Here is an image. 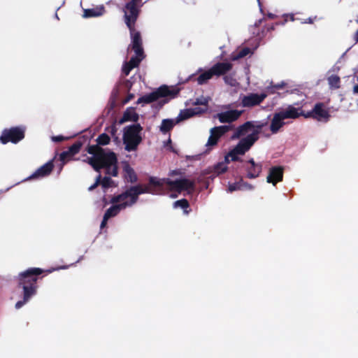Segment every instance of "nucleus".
Segmentation results:
<instances>
[{"mask_svg": "<svg viewBox=\"0 0 358 358\" xmlns=\"http://www.w3.org/2000/svg\"><path fill=\"white\" fill-rule=\"evenodd\" d=\"M194 188V182L186 178L172 180L169 178L150 177L149 178V185L131 187L122 194L113 197L111 203H118L123 210L134 204L138 199V195L141 194L150 193L159 195L166 194L169 192H173L174 194H171L170 196L174 198L181 192L192 191Z\"/></svg>", "mask_w": 358, "mask_h": 358, "instance_id": "nucleus-1", "label": "nucleus"}, {"mask_svg": "<svg viewBox=\"0 0 358 358\" xmlns=\"http://www.w3.org/2000/svg\"><path fill=\"white\" fill-rule=\"evenodd\" d=\"M141 2V0H131L125 5L123 9L124 21L131 34V43L129 48L131 47L136 54L135 57H132L129 62H125L123 65L122 72L125 76H128L131 70L138 66L143 59L141 34L136 31L134 27L139 14V8L142 6Z\"/></svg>", "mask_w": 358, "mask_h": 358, "instance_id": "nucleus-2", "label": "nucleus"}, {"mask_svg": "<svg viewBox=\"0 0 358 358\" xmlns=\"http://www.w3.org/2000/svg\"><path fill=\"white\" fill-rule=\"evenodd\" d=\"M88 152L92 155V157H88L87 161L96 171L99 172L101 169H104L107 175L117 176V159L113 152L99 146H91L88 149Z\"/></svg>", "mask_w": 358, "mask_h": 358, "instance_id": "nucleus-3", "label": "nucleus"}, {"mask_svg": "<svg viewBox=\"0 0 358 358\" xmlns=\"http://www.w3.org/2000/svg\"><path fill=\"white\" fill-rule=\"evenodd\" d=\"M41 273V269L31 268L19 275L20 284L22 285L23 288V299L16 303L15 308L17 309L22 308L36 294L37 275Z\"/></svg>", "mask_w": 358, "mask_h": 358, "instance_id": "nucleus-4", "label": "nucleus"}, {"mask_svg": "<svg viewBox=\"0 0 358 358\" xmlns=\"http://www.w3.org/2000/svg\"><path fill=\"white\" fill-rule=\"evenodd\" d=\"M302 112L293 106H288L274 113L270 124V130L272 134H276L281 127L285 124L287 119H296L301 115Z\"/></svg>", "mask_w": 358, "mask_h": 358, "instance_id": "nucleus-5", "label": "nucleus"}, {"mask_svg": "<svg viewBox=\"0 0 358 358\" xmlns=\"http://www.w3.org/2000/svg\"><path fill=\"white\" fill-rule=\"evenodd\" d=\"M141 131L142 127L139 124H134L124 128L123 143L125 150L132 152L137 150L142 141Z\"/></svg>", "mask_w": 358, "mask_h": 358, "instance_id": "nucleus-6", "label": "nucleus"}, {"mask_svg": "<svg viewBox=\"0 0 358 358\" xmlns=\"http://www.w3.org/2000/svg\"><path fill=\"white\" fill-rule=\"evenodd\" d=\"M178 91L173 88H169L167 86H162L157 90L144 95L138 99V102L149 103L153 101H159L161 106L166 103L171 99L174 98Z\"/></svg>", "mask_w": 358, "mask_h": 358, "instance_id": "nucleus-7", "label": "nucleus"}, {"mask_svg": "<svg viewBox=\"0 0 358 358\" xmlns=\"http://www.w3.org/2000/svg\"><path fill=\"white\" fill-rule=\"evenodd\" d=\"M24 137V129L23 127H13L5 129L1 136V141L6 144L8 142L16 143Z\"/></svg>", "mask_w": 358, "mask_h": 358, "instance_id": "nucleus-8", "label": "nucleus"}, {"mask_svg": "<svg viewBox=\"0 0 358 358\" xmlns=\"http://www.w3.org/2000/svg\"><path fill=\"white\" fill-rule=\"evenodd\" d=\"M222 109L226 110L217 113L215 116L221 123H231L237 120L243 113V110L231 109V105H224Z\"/></svg>", "mask_w": 358, "mask_h": 358, "instance_id": "nucleus-9", "label": "nucleus"}, {"mask_svg": "<svg viewBox=\"0 0 358 358\" xmlns=\"http://www.w3.org/2000/svg\"><path fill=\"white\" fill-rule=\"evenodd\" d=\"M234 129V126L229 125H222L219 127H215L210 130V135L208 138V140L206 144L207 148H210L214 146L217 144L219 138L228 132L229 131Z\"/></svg>", "mask_w": 358, "mask_h": 358, "instance_id": "nucleus-10", "label": "nucleus"}, {"mask_svg": "<svg viewBox=\"0 0 358 358\" xmlns=\"http://www.w3.org/2000/svg\"><path fill=\"white\" fill-rule=\"evenodd\" d=\"M266 96V93H250L241 97V105L246 108L254 107L259 105Z\"/></svg>", "mask_w": 358, "mask_h": 358, "instance_id": "nucleus-11", "label": "nucleus"}, {"mask_svg": "<svg viewBox=\"0 0 358 358\" xmlns=\"http://www.w3.org/2000/svg\"><path fill=\"white\" fill-rule=\"evenodd\" d=\"M251 147L250 145L242 138L238 143L228 152V157H229L232 162L238 161L239 159L238 155H244Z\"/></svg>", "mask_w": 358, "mask_h": 358, "instance_id": "nucleus-12", "label": "nucleus"}, {"mask_svg": "<svg viewBox=\"0 0 358 358\" xmlns=\"http://www.w3.org/2000/svg\"><path fill=\"white\" fill-rule=\"evenodd\" d=\"M266 124V123L261 122H251L250 127L252 133L248 138H243V139L252 146L255 141L258 140L259 134Z\"/></svg>", "mask_w": 358, "mask_h": 358, "instance_id": "nucleus-13", "label": "nucleus"}, {"mask_svg": "<svg viewBox=\"0 0 358 358\" xmlns=\"http://www.w3.org/2000/svg\"><path fill=\"white\" fill-rule=\"evenodd\" d=\"M245 168L247 171V177L248 178H256L262 172V165L261 163H256L253 159L248 160L245 164Z\"/></svg>", "mask_w": 358, "mask_h": 358, "instance_id": "nucleus-14", "label": "nucleus"}, {"mask_svg": "<svg viewBox=\"0 0 358 358\" xmlns=\"http://www.w3.org/2000/svg\"><path fill=\"white\" fill-rule=\"evenodd\" d=\"M311 116L318 121H328L330 115L327 110L325 109L324 106L322 103L315 104L311 111Z\"/></svg>", "mask_w": 358, "mask_h": 358, "instance_id": "nucleus-15", "label": "nucleus"}, {"mask_svg": "<svg viewBox=\"0 0 358 358\" xmlns=\"http://www.w3.org/2000/svg\"><path fill=\"white\" fill-rule=\"evenodd\" d=\"M53 169L52 161H49L36 170L27 180L39 179L48 176Z\"/></svg>", "mask_w": 358, "mask_h": 358, "instance_id": "nucleus-16", "label": "nucleus"}, {"mask_svg": "<svg viewBox=\"0 0 358 358\" xmlns=\"http://www.w3.org/2000/svg\"><path fill=\"white\" fill-rule=\"evenodd\" d=\"M283 177V169L280 166H273L269 169L266 181L275 185L277 182L281 181Z\"/></svg>", "mask_w": 358, "mask_h": 358, "instance_id": "nucleus-17", "label": "nucleus"}, {"mask_svg": "<svg viewBox=\"0 0 358 358\" xmlns=\"http://www.w3.org/2000/svg\"><path fill=\"white\" fill-rule=\"evenodd\" d=\"M250 125H251V122H245L243 124L238 127L233 135L231 136V138L232 139H237V138H239L242 136H245V138H248L251 134L252 133V130H251V127H250Z\"/></svg>", "mask_w": 358, "mask_h": 358, "instance_id": "nucleus-18", "label": "nucleus"}, {"mask_svg": "<svg viewBox=\"0 0 358 358\" xmlns=\"http://www.w3.org/2000/svg\"><path fill=\"white\" fill-rule=\"evenodd\" d=\"M99 184L101 185L103 192H106V189L108 187L115 185L114 181L109 176H105L101 180V176L99 173L96 178L94 183L89 187V190L94 189Z\"/></svg>", "mask_w": 358, "mask_h": 358, "instance_id": "nucleus-19", "label": "nucleus"}, {"mask_svg": "<svg viewBox=\"0 0 358 358\" xmlns=\"http://www.w3.org/2000/svg\"><path fill=\"white\" fill-rule=\"evenodd\" d=\"M231 64L228 62H218L213 66L210 69L213 76H221L231 69Z\"/></svg>", "mask_w": 358, "mask_h": 358, "instance_id": "nucleus-20", "label": "nucleus"}, {"mask_svg": "<svg viewBox=\"0 0 358 358\" xmlns=\"http://www.w3.org/2000/svg\"><path fill=\"white\" fill-rule=\"evenodd\" d=\"M227 166L225 163H217L213 167H210L203 171V174L207 175L210 173H213V175L211 176L213 178L224 173L227 170Z\"/></svg>", "mask_w": 358, "mask_h": 358, "instance_id": "nucleus-21", "label": "nucleus"}, {"mask_svg": "<svg viewBox=\"0 0 358 358\" xmlns=\"http://www.w3.org/2000/svg\"><path fill=\"white\" fill-rule=\"evenodd\" d=\"M105 13V8L103 6H99L95 8L85 9L83 11L84 17H96L103 15Z\"/></svg>", "mask_w": 358, "mask_h": 358, "instance_id": "nucleus-22", "label": "nucleus"}, {"mask_svg": "<svg viewBox=\"0 0 358 358\" xmlns=\"http://www.w3.org/2000/svg\"><path fill=\"white\" fill-rule=\"evenodd\" d=\"M179 123L177 119H164L162 120V124L159 127V131L163 134H166L171 131L173 127Z\"/></svg>", "mask_w": 358, "mask_h": 358, "instance_id": "nucleus-23", "label": "nucleus"}, {"mask_svg": "<svg viewBox=\"0 0 358 358\" xmlns=\"http://www.w3.org/2000/svg\"><path fill=\"white\" fill-rule=\"evenodd\" d=\"M124 177L125 179L130 182H134L137 180L136 175L133 170L132 168H131L129 165H125L124 166Z\"/></svg>", "mask_w": 358, "mask_h": 358, "instance_id": "nucleus-24", "label": "nucleus"}, {"mask_svg": "<svg viewBox=\"0 0 358 358\" xmlns=\"http://www.w3.org/2000/svg\"><path fill=\"white\" fill-rule=\"evenodd\" d=\"M213 77V73L210 69L206 71L201 73L196 78L199 85H203L206 83Z\"/></svg>", "mask_w": 358, "mask_h": 358, "instance_id": "nucleus-25", "label": "nucleus"}, {"mask_svg": "<svg viewBox=\"0 0 358 358\" xmlns=\"http://www.w3.org/2000/svg\"><path fill=\"white\" fill-rule=\"evenodd\" d=\"M122 208L118 205V203H114L113 206L110 207L105 213L104 215L106 218H110L112 217L117 215L120 210H122Z\"/></svg>", "mask_w": 358, "mask_h": 358, "instance_id": "nucleus-26", "label": "nucleus"}, {"mask_svg": "<svg viewBox=\"0 0 358 358\" xmlns=\"http://www.w3.org/2000/svg\"><path fill=\"white\" fill-rule=\"evenodd\" d=\"M331 89H338L340 87V78L338 76H331L327 79Z\"/></svg>", "mask_w": 358, "mask_h": 358, "instance_id": "nucleus-27", "label": "nucleus"}, {"mask_svg": "<svg viewBox=\"0 0 358 358\" xmlns=\"http://www.w3.org/2000/svg\"><path fill=\"white\" fill-rule=\"evenodd\" d=\"M192 117H193L192 111L190 108H188L181 110L176 119L178 122H180Z\"/></svg>", "mask_w": 358, "mask_h": 358, "instance_id": "nucleus-28", "label": "nucleus"}, {"mask_svg": "<svg viewBox=\"0 0 358 358\" xmlns=\"http://www.w3.org/2000/svg\"><path fill=\"white\" fill-rule=\"evenodd\" d=\"M250 53L251 50L249 48H243L240 50L236 55L233 56V60H237L238 59L243 58Z\"/></svg>", "mask_w": 358, "mask_h": 358, "instance_id": "nucleus-29", "label": "nucleus"}, {"mask_svg": "<svg viewBox=\"0 0 358 358\" xmlns=\"http://www.w3.org/2000/svg\"><path fill=\"white\" fill-rule=\"evenodd\" d=\"M96 141L99 145H107L110 142V137L106 134H102L98 137Z\"/></svg>", "mask_w": 358, "mask_h": 358, "instance_id": "nucleus-30", "label": "nucleus"}, {"mask_svg": "<svg viewBox=\"0 0 358 358\" xmlns=\"http://www.w3.org/2000/svg\"><path fill=\"white\" fill-rule=\"evenodd\" d=\"M189 203L186 199H181L174 202L173 207L174 208H180L182 209H186L188 208Z\"/></svg>", "mask_w": 358, "mask_h": 358, "instance_id": "nucleus-31", "label": "nucleus"}, {"mask_svg": "<svg viewBox=\"0 0 358 358\" xmlns=\"http://www.w3.org/2000/svg\"><path fill=\"white\" fill-rule=\"evenodd\" d=\"M241 188L242 187H241V181L239 180L238 182H236L229 183L227 192H232L234 191L241 190Z\"/></svg>", "mask_w": 358, "mask_h": 358, "instance_id": "nucleus-32", "label": "nucleus"}, {"mask_svg": "<svg viewBox=\"0 0 358 358\" xmlns=\"http://www.w3.org/2000/svg\"><path fill=\"white\" fill-rule=\"evenodd\" d=\"M81 148V145L80 143H74L71 147L69 148L68 150L70 153V155H75L78 153Z\"/></svg>", "mask_w": 358, "mask_h": 358, "instance_id": "nucleus-33", "label": "nucleus"}, {"mask_svg": "<svg viewBox=\"0 0 358 358\" xmlns=\"http://www.w3.org/2000/svg\"><path fill=\"white\" fill-rule=\"evenodd\" d=\"M73 156L70 155L69 150L62 152L59 155V159L62 162V166L68 162Z\"/></svg>", "mask_w": 358, "mask_h": 358, "instance_id": "nucleus-34", "label": "nucleus"}, {"mask_svg": "<svg viewBox=\"0 0 358 358\" xmlns=\"http://www.w3.org/2000/svg\"><path fill=\"white\" fill-rule=\"evenodd\" d=\"M224 80L227 84L231 87H235L238 85L236 80L234 79L232 76H226L224 77Z\"/></svg>", "mask_w": 358, "mask_h": 358, "instance_id": "nucleus-35", "label": "nucleus"}, {"mask_svg": "<svg viewBox=\"0 0 358 358\" xmlns=\"http://www.w3.org/2000/svg\"><path fill=\"white\" fill-rule=\"evenodd\" d=\"M240 181L241 187H242L241 191H251L254 189V187L252 185L243 181V180H241Z\"/></svg>", "mask_w": 358, "mask_h": 358, "instance_id": "nucleus-36", "label": "nucleus"}, {"mask_svg": "<svg viewBox=\"0 0 358 358\" xmlns=\"http://www.w3.org/2000/svg\"><path fill=\"white\" fill-rule=\"evenodd\" d=\"M208 103V99L201 96L200 98L196 99L195 101L194 102V105H202V106H207Z\"/></svg>", "mask_w": 358, "mask_h": 358, "instance_id": "nucleus-37", "label": "nucleus"}, {"mask_svg": "<svg viewBox=\"0 0 358 358\" xmlns=\"http://www.w3.org/2000/svg\"><path fill=\"white\" fill-rule=\"evenodd\" d=\"M192 111V113H193V116L194 115H199L203 112L206 111V109H201L200 108H190Z\"/></svg>", "mask_w": 358, "mask_h": 358, "instance_id": "nucleus-38", "label": "nucleus"}, {"mask_svg": "<svg viewBox=\"0 0 358 358\" xmlns=\"http://www.w3.org/2000/svg\"><path fill=\"white\" fill-rule=\"evenodd\" d=\"M64 139V137L62 136H56L52 137V140L55 142H60L62 141Z\"/></svg>", "mask_w": 358, "mask_h": 358, "instance_id": "nucleus-39", "label": "nucleus"}, {"mask_svg": "<svg viewBox=\"0 0 358 358\" xmlns=\"http://www.w3.org/2000/svg\"><path fill=\"white\" fill-rule=\"evenodd\" d=\"M108 220V218H106V217L105 215H103V220H102V222L101 223V226H100L101 229H103V227H105Z\"/></svg>", "mask_w": 358, "mask_h": 358, "instance_id": "nucleus-40", "label": "nucleus"}, {"mask_svg": "<svg viewBox=\"0 0 358 358\" xmlns=\"http://www.w3.org/2000/svg\"><path fill=\"white\" fill-rule=\"evenodd\" d=\"M285 85V83L284 82H281L280 83L275 85L273 86V87L275 89H282L284 87Z\"/></svg>", "mask_w": 358, "mask_h": 358, "instance_id": "nucleus-41", "label": "nucleus"}, {"mask_svg": "<svg viewBox=\"0 0 358 358\" xmlns=\"http://www.w3.org/2000/svg\"><path fill=\"white\" fill-rule=\"evenodd\" d=\"M231 162V159L229 157H228V154L224 157V160L223 162H221L220 163H225V164L227 166V164Z\"/></svg>", "mask_w": 358, "mask_h": 358, "instance_id": "nucleus-42", "label": "nucleus"}, {"mask_svg": "<svg viewBox=\"0 0 358 358\" xmlns=\"http://www.w3.org/2000/svg\"><path fill=\"white\" fill-rule=\"evenodd\" d=\"M358 80V77H357ZM353 92L358 94V85H355L353 87Z\"/></svg>", "mask_w": 358, "mask_h": 358, "instance_id": "nucleus-43", "label": "nucleus"}, {"mask_svg": "<svg viewBox=\"0 0 358 358\" xmlns=\"http://www.w3.org/2000/svg\"><path fill=\"white\" fill-rule=\"evenodd\" d=\"M124 119L126 120H128L130 119V117H129L128 112L124 113Z\"/></svg>", "mask_w": 358, "mask_h": 358, "instance_id": "nucleus-44", "label": "nucleus"}, {"mask_svg": "<svg viewBox=\"0 0 358 358\" xmlns=\"http://www.w3.org/2000/svg\"><path fill=\"white\" fill-rule=\"evenodd\" d=\"M69 268V266H64L60 267V268H62V269H65V268ZM58 269H59V268H58ZM55 270H57V269L53 268L52 270H50L49 272H52V271H55Z\"/></svg>", "mask_w": 358, "mask_h": 358, "instance_id": "nucleus-45", "label": "nucleus"}, {"mask_svg": "<svg viewBox=\"0 0 358 358\" xmlns=\"http://www.w3.org/2000/svg\"><path fill=\"white\" fill-rule=\"evenodd\" d=\"M339 69H340V67H339V66H337L336 65H335V66L333 67V71H338Z\"/></svg>", "mask_w": 358, "mask_h": 358, "instance_id": "nucleus-46", "label": "nucleus"}, {"mask_svg": "<svg viewBox=\"0 0 358 358\" xmlns=\"http://www.w3.org/2000/svg\"><path fill=\"white\" fill-rule=\"evenodd\" d=\"M268 17H269V18L273 19V18H274V16H275V15H274L273 14L269 13V14L268 15Z\"/></svg>", "mask_w": 358, "mask_h": 358, "instance_id": "nucleus-47", "label": "nucleus"}, {"mask_svg": "<svg viewBox=\"0 0 358 358\" xmlns=\"http://www.w3.org/2000/svg\"><path fill=\"white\" fill-rule=\"evenodd\" d=\"M306 22L312 23L313 21H312V20L310 18H308V21H306Z\"/></svg>", "mask_w": 358, "mask_h": 358, "instance_id": "nucleus-48", "label": "nucleus"}, {"mask_svg": "<svg viewBox=\"0 0 358 358\" xmlns=\"http://www.w3.org/2000/svg\"><path fill=\"white\" fill-rule=\"evenodd\" d=\"M356 36H357V41H358V31H357Z\"/></svg>", "mask_w": 358, "mask_h": 358, "instance_id": "nucleus-49", "label": "nucleus"}, {"mask_svg": "<svg viewBox=\"0 0 358 358\" xmlns=\"http://www.w3.org/2000/svg\"><path fill=\"white\" fill-rule=\"evenodd\" d=\"M271 30L274 29V27H273V26H272V27H271Z\"/></svg>", "mask_w": 358, "mask_h": 358, "instance_id": "nucleus-50", "label": "nucleus"}, {"mask_svg": "<svg viewBox=\"0 0 358 358\" xmlns=\"http://www.w3.org/2000/svg\"><path fill=\"white\" fill-rule=\"evenodd\" d=\"M259 5H260V1L257 0Z\"/></svg>", "mask_w": 358, "mask_h": 358, "instance_id": "nucleus-51", "label": "nucleus"}, {"mask_svg": "<svg viewBox=\"0 0 358 358\" xmlns=\"http://www.w3.org/2000/svg\"><path fill=\"white\" fill-rule=\"evenodd\" d=\"M357 22H358V20H357Z\"/></svg>", "mask_w": 358, "mask_h": 358, "instance_id": "nucleus-52", "label": "nucleus"}]
</instances>
